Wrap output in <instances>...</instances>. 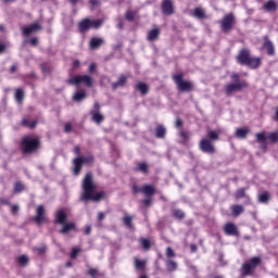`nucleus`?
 <instances>
[{
	"label": "nucleus",
	"instance_id": "1",
	"mask_svg": "<svg viewBox=\"0 0 278 278\" xmlns=\"http://www.w3.org/2000/svg\"><path fill=\"white\" fill-rule=\"evenodd\" d=\"M83 193L80 195V201H84L85 203H88V201H92L93 203H99L103 197H105V193L103 191L97 192V186H94V181L92 180V174L87 173L85 178L83 179Z\"/></svg>",
	"mask_w": 278,
	"mask_h": 278
},
{
	"label": "nucleus",
	"instance_id": "2",
	"mask_svg": "<svg viewBox=\"0 0 278 278\" xmlns=\"http://www.w3.org/2000/svg\"><path fill=\"white\" fill-rule=\"evenodd\" d=\"M237 64L240 66H248V68H260L262 66V58L252 56L251 50L248 48H242L236 56Z\"/></svg>",
	"mask_w": 278,
	"mask_h": 278
},
{
	"label": "nucleus",
	"instance_id": "3",
	"mask_svg": "<svg viewBox=\"0 0 278 278\" xmlns=\"http://www.w3.org/2000/svg\"><path fill=\"white\" fill-rule=\"evenodd\" d=\"M173 80L177 86L178 92H192L194 90V83L184 80V74H175Z\"/></svg>",
	"mask_w": 278,
	"mask_h": 278
},
{
	"label": "nucleus",
	"instance_id": "4",
	"mask_svg": "<svg viewBox=\"0 0 278 278\" xmlns=\"http://www.w3.org/2000/svg\"><path fill=\"white\" fill-rule=\"evenodd\" d=\"M262 264V257L254 256L250 258L248 262L243 263L241 267V275L243 277H249L255 273V268H257Z\"/></svg>",
	"mask_w": 278,
	"mask_h": 278
},
{
	"label": "nucleus",
	"instance_id": "5",
	"mask_svg": "<svg viewBox=\"0 0 278 278\" xmlns=\"http://www.w3.org/2000/svg\"><path fill=\"white\" fill-rule=\"evenodd\" d=\"M23 153H34L40 147V140L26 136L21 142Z\"/></svg>",
	"mask_w": 278,
	"mask_h": 278
},
{
	"label": "nucleus",
	"instance_id": "6",
	"mask_svg": "<svg viewBox=\"0 0 278 278\" xmlns=\"http://www.w3.org/2000/svg\"><path fill=\"white\" fill-rule=\"evenodd\" d=\"M219 25L224 34H229V31L233 29V25H236V16L233 13L226 14L219 22Z\"/></svg>",
	"mask_w": 278,
	"mask_h": 278
},
{
	"label": "nucleus",
	"instance_id": "7",
	"mask_svg": "<svg viewBox=\"0 0 278 278\" xmlns=\"http://www.w3.org/2000/svg\"><path fill=\"white\" fill-rule=\"evenodd\" d=\"M249 84L247 83V80L231 83L225 86V93L227 94V97H231L233 92H242V90H244V88H247Z\"/></svg>",
	"mask_w": 278,
	"mask_h": 278
},
{
	"label": "nucleus",
	"instance_id": "8",
	"mask_svg": "<svg viewBox=\"0 0 278 278\" xmlns=\"http://www.w3.org/2000/svg\"><path fill=\"white\" fill-rule=\"evenodd\" d=\"M71 86H79L84 84L87 88H92V78L90 75H78L67 80Z\"/></svg>",
	"mask_w": 278,
	"mask_h": 278
},
{
	"label": "nucleus",
	"instance_id": "9",
	"mask_svg": "<svg viewBox=\"0 0 278 278\" xmlns=\"http://www.w3.org/2000/svg\"><path fill=\"white\" fill-rule=\"evenodd\" d=\"M199 149L202 153H207V155H214L216 153V147L207 139L200 140Z\"/></svg>",
	"mask_w": 278,
	"mask_h": 278
},
{
	"label": "nucleus",
	"instance_id": "10",
	"mask_svg": "<svg viewBox=\"0 0 278 278\" xmlns=\"http://www.w3.org/2000/svg\"><path fill=\"white\" fill-rule=\"evenodd\" d=\"M161 8H162V13L165 14V16H170L175 14V9L173 7L172 0H163Z\"/></svg>",
	"mask_w": 278,
	"mask_h": 278
},
{
	"label": "nucleus",
	"instance_id": "11",
	"mask_svg": "<svg viewBox=\"0 0 278 278\" xmlns=\"http://www.w3.org/2000/svg\"><path fill=\"white\" fill-rule=\"evenodd\" d=\"M263 49H266L267 55H275V45L268 36L264 37Z\"/></svg>",
	"mask_w": 278,
	"mask_h": 278
},
{
	"label": "nucleus",
	"instance_id": "12",
	"mask_svg": "<svg viewBox=\"0 0 278 278\" xmlns=\"http://www.w3.org/2000/svg\"><path fill=\"white\" fill-rule=\"evenodd\" d=\"M47 217H45V206L39 205L36 210V216L34 217L35 223L37 225H42V222L46 220Z\"/></svg>",
	"mask_w": 278,
	"mask_h": 278
},
{
	"label": "nucleus",
	"instance_id": "13",
	"mask_svg": "<svg viewBox=\"0 0 278 278\" xmlns=\"http://www.w3.org/2000/svg\"><path fill=\"white\" fill-rule=\"evenodd\" d=\"M224 231L226 236H238V227L233 223H227L224 226Z\"/></svg>",
	"mask_w": 278,
	"mask_h": 278
},
{
	"label": "nucleus",
	"instance_id": "14",
	"mask_svg": "<svg viewBox=\"0 0 278 278\" xmlns=\"http://www.w3.org/2000/svg\"><path fill=\"white\" fill-rule=\"evenodd\" d=\"M128 77L125 74H122L117 81L112 84L113 90H117L118 88H125V84H127Z\"/></svg>",
	"mask_w": 278,
	"mask_h": 278
},
{
	"label": "nucleus",
	"instance_id": "15",
	"mask_svg": "<svg viewBox=\"0 0 278 278\" xmlns=\"http://www.w3.org/2000/svg\"><path fill=\"white\" fill-rule=\"evenodd\" d=\"M38 29H42V27H40L38 23H33L28 27H23L22 31L24 36H29L30 34H34V31H38Z\"/></svg>",
	"mask_w": 278,
	"mask_h": 278
},
{
	"label": "nucleus",
	"instance_id": "16",
	"mask_svg": "<svg viewBox=\"0 0 278 278\" xmlns=\"http://www.w3.org/2000/svg\"><path fill=\"white\" fill-rule=\"evenodd\" d=\"M66 213L64 212V210H60L55 213V225H64L66 223Z\"/></svg>",
	"mask_w": 278,
	"mask_h": 278
},
{
	"label": "nucleus",
	"instance_id": "17",
	"mask_svg": "<svg viewBox=\"0 0 278 278\" xmlns=\"http://www.w3.org/2000/svg\"><path fill=\"white\" fill-rule=\"evenodd\" d=\"M263 10L265 12H277L278 4L275 2V0H269L263 4Z\"/></svg>",
	"mask_w": 278,
	"mask_h": 278
},
{
	"label": "nucleus",
	"instance_id": "18",
	"mask_svg": "<svg viewBox=\"0 0 278 278\" xmlns=\"http://www.w3.org/2000/svg\"><path fill=\"white\" fill-rule=\"evenodd\" d=\"M73 164H74V175H79V173H81V167L84 166V161L81 160V157H76L73 160Z\"/></svg>",
	"mask_w": 278,
	"mask_h": 278
},
{
	"label": "nucleus",
	"instance_id": "19",
	"mask_svg": "<svg viewBox=\"0 0 278 278\" xmlns=\"http://www.w3.org/2000/svg\"><path fill=\"white\" fill-rule=\"evenodd\" d=\"M160 38V28H153L148 31L147 40L149 42H155Z\"/></svg>",
	"mask_w": 278,
	"mask_h": 278
},
{
	"label": "nucleus",
	"instance_id": "20",
	"mask_svg": "<svg viewBox=\"0 0 278 278\" xmlns=\"http://www.w3.org/2000/svg\"><path fill=\"white\" fill-rule=\"evenodd\" d=\"M91 26V20L85 18L78 24L79 31L81 34H86L90 29Z\"/></svg>",
	"mask_w": 278,
	"mask_h": 278
},
{
	"label": "nucleus",
	"instance_id": "21",
	"mask_svg": "<svg viewBox=\"0 0 278 278\" xmlns=\"http://www.w3.org/2000/svg\"><path fill=\"white\" fill-rule=\"evenodd\" d=\"M90 114L92 116L91 121H93V123H97V125H101V123H103L105 118L100 112L97 111H90Z\"/></svg>",
	"mask_w": 278,
	"mask_h": 278
},
{
	"label": "nucleus",
	"instance_id": "22",
	"mask_svg": "<svg viewBox=\"0 0 278 278\" xmlns=\"http://www.w3.org/2000/svg\"><path fill=\"white\" fill-rule=\"evenodd\" d=\"M103 45V38L92 37L89 42V47L92 50L99 49Z\"/></svg>",
	"mask_w": 278,
	"mask_h": 278
},
{
	"label": "nucleus",
	"instance_id": "23",
	"mask_svg": "<svg viewBox=\"0 0 278 278\" xmlns=\"http://www.w3.org/2000/svg\"><path fill=\"white\" fill-rule=\"evenodd\" d=\"M191 14L194 18H199L200 21H203V18H207L205 11L201 8H195Z\"/></svg>",
	"mask_w": 278,
	"mask_h": 278
},
{
	"label": "nucleus",
	"instance_id": "24",
	"mask_svg": "<svg viewBox=\"0 0 278 278\" xmlns=\"http://www.w3.org/2000/svg\"><path fill=\"white\" fill-rule=\"evenodd\" d=\"M141 192L144 194V197L150 198L155 194V188H153V186L151 185H144Z\"/></svg>",
	"mask_w": 278,
	"mask_h": 278
},
{
	"label": "nucleus",
	"instance_id": "25",
	"mask_svg": "<svg viewBox=\"0 0 278 278\" xmlns=\"http://www.w3.org/2000/svg\"><path fill=\"white\" fill-rule=\"evenodd\" d=\"M136 90H138L142 96L144 94H149V85H147L146 83L139 81L136 85Z\"/></svg>",
	"mask_w": 278,
	"mask_h": 278
},
{
	"label": "nucleus",
	"instance_id": "26",
	"mask_svg": "<svg viewBox=\"0 0 278 278\" xmlns=\"http://www.w3.org/2000/svg\"><path fill=\"white\" fill-rule=\"evenodd\" d=\"M63 228L60 230V233L66 235L71 233V231L75 230L76 226L75 223H70V224H62Z\"/></svg>",
	"mask_w": 278,
	"mask_h": 278
},
{
	"label": "nucleus",
	"instance_id": "27",
	"mask_svg": "<svg viewBox=\"0 0 278 278\" xmlns=\"http://www.w3.org/2000/svg\"><path fill=\"white\" fill-rule=\"evenodd\" d=\"M251 130L249 128H237L235 136L236 138L244 139L247 136H249V132Z\"/></svg>",
	"mask_w": 278,
	"mask_h": 278
},
{
	"label": "nucleus",
	"instance_id": "28",
	"mask_svg": "<svg viewBox=\"0 0 278 278\" xmlns=\"http://www.w3.org/2000/svg\"><path fill=\"white\" fill-rule=\"evenodd\" d=\"M155 138H160V139L166 138V127L159 125L155 129Z\"/></svg>",
	"mask_w": 278,
	"mask_h": 278
},
{
	"label": "nucleus",
	"instance_id": "29",
	"mask_svg": "<svg viewBox=\"0 0 278 278\" xmlns=\"http://www.w3.org/2000/svg\"><path fill=\"white\" fill-rule=\"evenodd\" d=\"M206 140H210V142H216V140L220 139V136L218 135V131L216 130H208L206 135Z\"/></svg>",
	"mask_w": 278,
	"mask_h": 278
},
{
	"label": "nucleus",
	"instance_id": "30",
	"mask_svg": "<svg viewBox=\"0 0 278 278\" xmlns=\"http://www.w3.org/2000/svg\"><path fill=\"white\" fill-rule=\"evenodd\" d=\"M257 201L258 203H263V204L268 203V201H270V193L268 191H264L263 193H260Z\"/></svg>",
	"mask_w": 278,
	"mask_h": 278
},
{
	"label": "nucleus",
	"instance_id": "31",
	"mask_svg": "<svg viewBox=\"0 0 278 278\" xmlns=\"http://www.w3.org/2000/svg\"><path fill=\"white\" fill-rule=\"evenodd\" d=\"M172 216L178 220H184V218H186V213L182 210L175 208L173 210Z\"/></svg>",
	"mask_w": 278,
	"mask_h": 278
},
{
	"label": "nucleus",
	"instance_id": "32",
	"mask_svg": "<svg viewBox=\"0 0 278 278\" xmlns=\"http://www.w3.org/2000/svg\"><path fill=\"white\" fill-rule=\"evenodd\" d=\"M231 212L233 216H240V214H244V206L237 204L231 206Z\"/></svg>",
	"mask_w": 278,
	"mask_h": 278
},
{
	"label": "nucleus",
	"instance_id": "33",
	"mask_svg": "<svg viewBox=\"0 0 278 278\" xmlns=\"http://www.w3.org/2000/svg\"><path fill=\"white\" fill-rule=\"evenodd\" d=\"M123 223L128 229H134V217L126 215L123 217Z\"/></svg>",
	"mask_w": 278,
	"mask_h": 278
},
{
	"label": "nucleus",
	"instance_id": "34",
	"mask_svg": "<svg viewBox=\"0 0 278 278\" xmlns=\"http://www.w3.org/2000/svg\"><path fill=\"white\" fill-rule=\"evenodd\" d=\"M86 91H77L74 93L73 96V101H76L77 103H79L80 101H84V99H86Z\"/></svg>",
	"mask_w": 278,
	"mask_h": 278
},
{
	"label": "nucleus",
	"instance_id": "35",
	"mask_svg": "<svg viewBox=\"0 0 278 278\" xmlns=\"http://www.w3.org/2000/svg\"><path fill=\"white\" fill-rule=\"evenodd\" d=\"M146 266H147V261L135 258V268L137 270H144Z\"/></svg>",
	"mask_w": 278,
	"mask_h": 278
},
{
	"label": "nucleus",
	"instance_id": "36",
	"mask_svg": "<svg viewBox=\"0 0 278 278\" xmlns=\"http://www.w3.org/2000/svg\"><path fill=\"white\" fill-rule=\"evenodd\" d=\"M165 265L169 273H175V270H177V262L175 261L168 260L166 261Z\"/></svg>",
	"mask_w": 278,
	"mask_h": 278
},
{
	"label": "nucleus",
	"instance_id": "37",
	"mask_svg": "<svg viewBox=\"0 0 278 278\" xmlns=\"http://www.w3.org/2000/svg\"><path fill=\"white\" fill-rule=\"evenodd\" d=\"M23 99H25V91H23V89H16L15 101L17 103H23Z\"/></svg>",
	"mask_w": 278,
	"mask_h": 278
},
{
	"label": "nucleus",
	"instance_id": "38",
	"mask_svg": "<svg viewBox=\"0 0 278 278\" xmlns=\"http://www.w3.org/2000/svg\"><path fill=\"white\" fill-rule=\"evenodd\" d=\"M255 137H256V142H260V143H264L266 142V140H268V136H266L265 131L257 132Z\"/></svg>",
	"mask_w": 278,
	"mask_h": 278
},
{
	"label": "nucleus",
	"instance_id": "39",
	"mask_svg": "<svg viewBox=\"0 0 278 278\" xmlns=\"http://www.w3.org/2000/svg\"><path fill=\"white\" fill-rule=\"evenodd\" d=\"M179 137L182 139L181 144L186 143V140H188L190 138V132L186 131V130H180L179 131Z\"/></svg>",
	"mask_w": 278,
	"mask_h": 278
},
{
	"label": "nucleus",
	"instance_id": "40",
	"mask_svg": "<svg viewBox=\"0 0 278 278\" xmlns=\"http://www.w3.org/2000/svg\"><path fill=\"white\" fill-rule=\"evenodd\" d=\"M17 263L20 264V266H25L26 264H29V257H27V255H21L17 258Z\"/></svg>",
	"mask_w": 278,
	"mask_h": 278
},
{
	"label": "nucleus",
	"instance_id": "41",
	"mask_svg": "<svg viewBox=\"0 0 278 278\" xmlns=\"http://www.w3.org/2000/svg\"><path fill=\"white\" fill-rule=\"evenodd\" d=\"M103 25V20H91V27L99 29Z\"/></svg>",
	"mask_w": 278,
	"mask_h": 278
},
{
	"label": "nucleus",
	"instance_id": "42",
	"mask_svg": "<svg viewBox=\"0 0 278 278\" xmlns=\"http://www.w3.org/2000/svg\"><path fill=\"white\" fill-rule=\"evenodd\" d=\"M125 18L126 21H134L136 18V13H134V11H126V14H125Z\"/></svg>",
	"mask_w": 278,
	"mask_h": 278
},
{
	"label": "nucleus",
	"instance_id": "43",
	"mask_svg": "<svg viewBox=\"0 0 278 278\" xmlns=\"http://www.w3.org/2000/svg\"><path fill=\"white\" fill-rule=\"evenodd\" d=\"M80 251H81L80 249L73 248L72 251H71L70 257L72 260H77V256L79 255Z\"/></svg>",
	"mask_w": 278,
	"mask_h": 278
},
{
	"label": "nucleus",
	"instance_id": "44",
	"mask_svg": "<svg viewBox=\"0 0 278 278\" xmlns=\"http://www.w3.org/2000/svg\"><path fill=\"white\" fill-rule=\"evenodd\" d=\"M25 190V186L21 182H16L14 186V192L21 193Z\"/></svg>",
	"mask_w": 278,
	"mask_h": 278
},
{
	"label": "nucleus",
	"instance_id": "45",
	"mask_svg": "<svg viewBox=\"0 0 278 278\" xmlns=\"http://www.w3.org/2000/svg\"><path fill=\"white\" fill-rule=\"evenodd\" d=\"M138 170H140L141 173H149V166L147 165V163H140L138 165Z\"/></svg>",
	"mask_w": 278,
	"mask_h": 278
},
{
	"label": "nucleus",
	"instance_id": "46",
	"mask_svg": "<svg viewBox=\"0 0 278 278\" xmlns=\"http://www.w3.org/2000/svg\"><path fill=\"white\" fill-rule=\"evenodd\" d=\"M81 157V161H83V164H90L92 162H94V156H80Z\"/></svg>",
	"mask_w": 278,
	"mask_h": 278
},
{
	"label": "nucleus",
	"instance_id": "47",
	"mask_svg": "<svg viewBox=\"0 0 278 278\" xmlns=\"http://www.w3.org/2000/svg\"><path fill=\"white\" fill-rule=\"evenodd\" d=\"M267 140H270L271 142H277L278 141V134L277 132H271L267 136Z\"/></svg>",
	"mask_w": 278,
	"mask_h": 278
},
{
	"label": "nucleus",
	"instance_id": "48",
	"mask_svg": "<svg viewBox=\"0 0 278 278\" xmlns=\"http://www.w3.org/2000/svg\"><path fill=\"white\" fill-rule=\"evenodd\" d=\"M141 247L146 250L151 249V241H149L148 239H142Z\"/></svg>",
	"mask_w": 278,
	"mask_h": 278
},
{
	"label": "nucleus",
	"instance_id": "49",
	"mask_svg": "<svg viewBox=\"0 0 278 278\" xmlns=\"http://www.w3.org/2000/svg\"><path fill=\"white\" fill-rule=\"evenodd\" d=\"M87 274L90 275V277L92 278H97V275L99 274V270L97 268H89V270L87 271Z\"/></svg>",
	"mask_w": 278,
	"mask_h": 278
},
{
	"label": "nucleus",
	"instance_id": "50",
	"mask_svg": "<svg viewBox=\"0 0 278 278\" xmlns=\"http://www.w3.org/2000/svg\"><path fill=\"white\" fill-rule=\"evenodd\" d=\"M236 199H244V188L237 190Z\"/></svg>",
	"mask_w": 278,
	"mask_h": 278
},
{
	"label": "nucleus",
	"instance_id": "51",
	"mask_svg": "<svg viewBox=\"0 0 278 278\" xmlns=\"http://www.w3.org/2000/svg\"><path fill=\"white\" fill-rule=\"evenodd\" d=\"M166 256L167 257H175V251L173 250V248L168 247L166 249Z\"/></svg>",
	"mask_w": 278,
	"mask_h": 278
},
{
	"label": "nucleus",
	"instance_id": "52",
	"mask_svg": "<svg viewBox=\"0 0 278 278\" xmlns=\"http://www.w3.org/2000/svg\"><path fill=\"white\" fill-rule=\"evenodd\" d=\"M117 21H118L117 29L123 30V28L125 27V22L123 21V17H118Z\"/></svg>",
	"mask_w": 278,
	"mask_h": 278
},
{
	"label": "nucleus",
	"instance_id": "53",
	"mask_svg": "<svg viewBox=\"0 0 278 278\" xmlns=\"http://www.w3.org/2000/svg\"><path fill=\"white\" fill-rule=\"evenodd\" d=\"M41 71H42L43 75H49V73H51V67H49L47 65H42Z\"/></svg>",
	"mask_w": 278,
	"mask_h": 278
},
{
	"label": "nucleus",
	"instance_id": "54",
	"mask_svg": "<svg viewBox=\"0 0 278 278\" xmlns=\"http://www.w3.org/2000/svg\"><path fill=\"white\" fill-rule=\"evenodd\" d=\"M138 192H142V188L138 187V185H132V193L138 194Z\"/></svg>",
	"mask_w": 278,
	"mask_h": 278
},
{
	"label": "nucleus",
	"instance_id": "55",
	"mask_svg": "<svg viewBox=\"0 0 278 278\" xmlns=\"http://www.w3.org/2000/svg\"><path fill=\"white\" fill-rule=\"evenodd\" d=\"M175 127H177V129H181V127H184V121H181V118H177Z\"/></svg>",
	"mask_w": 278,
	"mask_h": 278
},
{
	"label": "nucleus",
	"instance_id": "56",
	"mask_svg": "<svg viewBox=\"0 0 278 278\" xmlns=\"http://www.w3.org/2000/svg\"><path fill=\"white\" fill-rule=\"evenodd\" d=\"M31 47H38V37H34L29 40Z\"/></svg>",
	"mask_w": 278,
	"mask_h": 278
},
{
	"label": "nucleus",
	"instance_id": "57",
	"mask_svg": "<svg viewBox=\"0 0 278 278\" xmlns=\"http://www.w3.org/2000/svg\"><path fill=\"white\" fill-rule=\"evenodd\" d=\"M73 130V126L71 125V124H65L64 125V131H65V134H68L70 131H72Z\"/></svg>",
	"mask_w": 278,
	"mask_h": 278
},
{
	"label": "nucleus",
	"instance_id": "58",
	"mask_svg": "<svg viewBox=\"0 0 278 278\" xmlns=\"http://www.w3.org/2000/svg\"><path fill=\"white\" fill-rule=\"evenodd\" d=\"M89 3L90 5H92V8L101 5V2H99V0H89Z\"/></svg>",
	"mask_w": 278,
	"mask_h": 278
},
{
	"label": "nucleus",
	"instance_id": "59",
	"mask_svg": "<svg viewBox=\"0 0 278 278\" xmlns=\"http://www.w3.org/2000/svg\"><path fill=\"white\" fill-rule=\"evenodd\" d=\"M230 79H233L236 83H237V81H240V74L233 73V74L230 76Z\"/></svg>",
	"mask_w": 278,
	"mask_h": 278
},
{
	"label": "nucleus",
	"instance_id": "60",
	"mask_svg": "<svg viewBox=\"0 0 278 278\" xmlns=\"http://www.w3.org/2000/svg\"><path fill=\"white\" fill-rule=\"evenodd\" d=\"M18 210H20V207H18V205H16V204H14V205L11 206V212H12V214H16V213L18 212Z\"/></svg>",
	"mask_w": 278,
	"mask_h": 278
},
{
	"label": "nucleus",
	"instance_id": "61",
	"mask_svg": "<svg viewBox=\"0 0 278 278\" xmlns=\"http://www.w3.org/2000/svg\"><path fill=\"white\" fill-rule=\"evenodd\" d=\"M89 73H94V71H97V65L94 64V63H91L90 65H89Z\"/></svg>",
	"mask_w": 278,
	"mask_h": 278
},
{
	"label": "nucleus",
	"instance_id": "62",
	"mask_svg": "<svg viewBox=\"0 0 278 278\" xmlns=\"http://www.w3.org/2000/svg\"><path fill=\"white\" fill-rule=\"evenodd\" d=\"M93 111H94V112H101V105L99 104V102H96V103L93 104Z\"/></svg>",
	"mask_w": 278,
	"mask_h": 278
},
{
	"label": "nucleus",
	"instance_id": "63",
	"mask_svg": "<svg viewBox=\"0 0 278 278\" xmlns=\"http://www.w3.org/2000/svg\"><path fill=\"white\" fill-rule=\"evenodd\" d=\"M104 218H105V213L99 212V213H98V220L101 222V220H103Z\"/></svg>",
	"mask_w": 278,
	"mask_h": 278
},
{
	"label": "nucleus",
	"instance_id": "64",
	"mask_svg": "<svg viewBox=\"0 0 278 278\" xmlns=\"http://www.w3.org/2000/svg\"><path fill=\"white\" fill-rule=\"evenodd\" d=\"M142 203H143V205L149 206V205H151V199L147 198V199L142 200Z\"/></svg>",
	"mask_w": 278,
	"mask_h": 278
}]
</instances>
